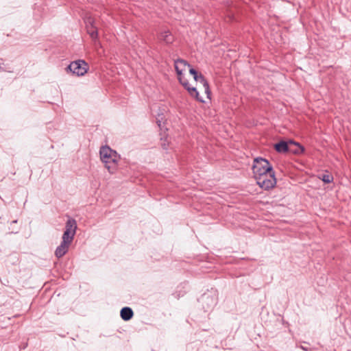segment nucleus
I'll use <instances>...</instances> for the list:
<instances>
[{
	"label": "nucleus",
	"instance_id": "1",
	"mask_svg": "<svg viewBox=\"0 0 351 351\" xmlns=\"http://www.w3.org/2000/svg\"><path fill=\"white\" fill-rule=\"evenodd\" d=\"M76 229L77 223L75 220L69 219L66 223L65 230L62 237V241L55 251V255L58 258L62 257L68 252L75 234Z\"/></svg>",
	"mask_w": 351,
	"mask_h": 351
},
{
	"label": "nucleus",
	"instance_id": "2",
	"mask_svg": "<svg viewBox=\"0 0 351 351\" xmlns=\"http://www.w3.org/2000/svg\"><path fill=\"white\" fill-rule=\"evenodd\" d=\"M187 68H191L190 64L186 61L178 59L175 61V69L176 71L178 80L182 85L188 90L189 93L196 98L197 100L203 101L202 98L199 96V92L196 90V88L191 86L187 79L185 77L183 72L186 70Z\"/></svg>",
	"mask_w": 351,
	"mask_h": 351
},
{
	"label": "nucleus",
	"instance_id": "3",
	"mask_svg": "<svg viewBox=\"0 0 351 351\" xmlns=\"http://www.w3.org/2000/svg\"><path fill=\"white\" fill-rule=\"evenodd\" d=\"M100 158L104 163L105 167L110 173H114L117 169L120 156L108 146H103L100 149Z\"/></svg>",
	"mask_w": 351,
	"mask_h": 351
},
{
	"label": "nucleus",
	"instance_id": "4",
	"mask_svg": "<svg viewBox=\"0 0 351 351\" xmlns=\"http://www.w3.org/2000/svg\"><path fill=\"white\" fill-rule=\"evenodd\" d=\"M254 176H263L265 173H274L271 165L267 160L263 158H257L254 160L252 167Z\"/></svg>",
	"mask_w": 351,
	"mask_h": 351
},
{
	"label": "nucleus",
	"instance_id": "5",
	"mask_svg": "<svg viewBox=\"0 0 351 351\" xmlns=\"http://www.w3.org/2000/svg\"><path fill=\"white\" fill-rule=\"evenodd\" d=\"M189 73L193 75L194 80L197 83V86L195 87L196 89L199 88L200 90L204 91L207 95V97L209 98L210 95V90L208 83L204 77L193 68H190ZM196 90L197 91V90Z\"/></svg>",
	"mask_w": 351,
	"mask_h": 351
},
{
	"label": "nucleus",
	"instance_id": "6",
	"mask_svg": "<svg viewBox=\"0 0 351 351\" xmlns=\"http://www.w3.org/2000/svg\"><path fill=\"white\" fill-rule=\"evenodd\" d=\"M274 147L276 150L280 153H285L290 150L298 154L304 152V148L300 145L293 141H290L289 143L280 141L276 143Z\"/></svg>",
	"mask_w": 351,
	"mask_h": 351
},
{
	"label": "nucleus",
	"instance_id": "7",
	"mask_svg": "<svg viewBox=\"0 0 351 351\" xmlns=\"http://www.w3.org/2000/svg\"><path fill=\"white\" fill-rule=\"evenodd\" d=\"M257 184L265 190L272 189L276 184V180L274 173H265L263 176H256L254 177Z\"/></svg>",
	"mask_w": 351,
	"mask_h": 351
},
{
	"label": "nucleus",
	"instance_id": "8",
	"mask_svg": "<svg viewBox=\"0 0 351 351\" xmlns=\"http://www.w3.org/2000/svg\"><path fill=\"white\" fill-rule=\"evenodd\" d=\"M66 69L77 76H82L87 72L88 64L85 61L79 60L72 62Z\"/></svg>",
	"mask_w": 351,
	"mask_h": 351
},
{
	"label": "nucleus",
	"instance_id": "9",
	"mask_svg": "<svg viewBox=\"0 0 351 351\" xmlns=\"http://www.w3.org/2000/svg\"><path fill=\"white\" fill-rule=\"evenodd\" d=\"M86 27L88 34L93 40H97L98 37L97 28L95 26L94 19L89 16L85 19Z\"/></svg>",
	"mask_w": 351,
	"mask_h": 351
},
{
	"label": "nucleus",
	"instance_id": "10",
	"mask_svg": "<svg viewBox=\"0 0 351 351\" xmlns=\"http://www.w3.org/2000/svg\"><path fill=\"white\" fill-rule=\"evenodd\" d=\"M120 315H121V317L124 321H128V320H130V319H131L132 318V317L134 315V313H133V311L132 310L131 308H130V307H123L121 310Z\"/></svg>",
	"mask_w": 351,
	"mask_h": 351
},
{
	"label": "nucleus",
	"instance_id": "11",
	"mask_svg": "<svg viewBox=\"0 0 351 351\" xmlns=\"http://www.w3.org/2000/svg\"><path fill=\"white\" fill-rule=\"evenodd\" d=\"M160 39L169 44L173 41V36L169 31H165L161 33Z\"/></svg>",
	"mask_w": 351,
	"mask_h": 351
},
{
	"label": "nucleus",
	"instance_id": "12",
	"mask_svg": "<svg viewBox=\"0 0 351 351\" xmlns=\"http://www.w3.org/2000/svg\"><path fill=\"white\" fill-rule=\"evenodd\" d=\"M322 180H323V182H324L325 183H330L332 180H333V178L331 175L330 174H324L322 176Z\"/></svg>",
	"mask_w": 351,
	"mask_h": 351
},
{
	"label": "nucleus",
	"instance_id": "13",
	"mask_svg": "<svg viewBox=\"0 0 351 351\" xmlns=\"http://www.w3.org/2000/svg\"><path fill=\"white\" fill-rule=\"evenodd\" d=\"M162 146L164 149H167L166 143L162 144Z\"/></svg>",
	"mask_w": 351,
	"mask_h": 351
}]
</instances>
